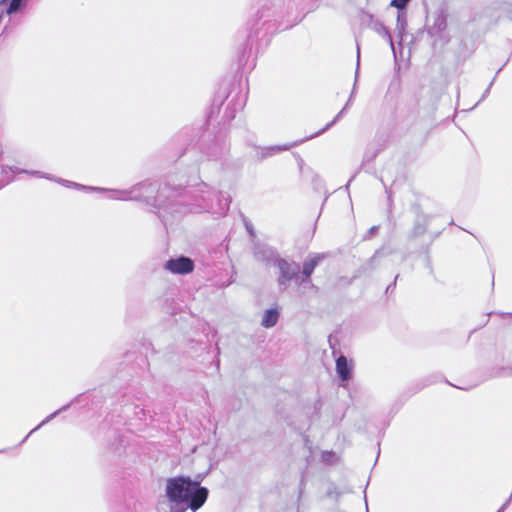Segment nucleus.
I'll return each mask as SVG.
<instances>
[{
	"instance_id": "nucleus-3",
	"label": "nucleus",
	"mask_w": 512,
	"mask_h": 512,
	"mask_svg": "<svg viewBox=\"0 0 512 512\" xmlns=\"http://www.w3.org/2000/svg\"><path fill=\"white\" fill-rule=\"evenodd\" d=\"M21 172L46 178L49 180H54V178L49 174H44L40 171H28V170H22ZM56 181V179H55ZM57 182L59 183H67L69 185H72L76 188H83V189H90V190H96L99 192H108L109 198L113 200H121V201H143L147 205H150L158 210L159 217L161 218L163 223H166V217L160 212V203H159V187L157 188L155 183L144 181L137 183L130 187L129 189H122V190H116V189H105V188H94V187H85L80 184L65 181L62 179H57Z\"/></svg>"
},
{
	"instance_id": "nucleus-13",
	"label": "nucleus",
	"mask_w": 512,
	"mask_h": 512,
	"mask_svg": "<svg viewBox=\"0 0 512 512\" xmlns=\"http://www.w3.org/2000/svg\"><path fill=\"white\" fill-rule=\"evenodd\" d=\"M369 27L391 45L393 44L391 34L382 21L371 16Z\"/></svg>"
},
{
	"instance_id": "nucleus-15",
	"label": "nucleus",
	"mask_w": 512,
	"mask_h": 512,
	"mask_svg": "<svg viewBox=\"0 0 512 512\" xmlns=\"http://www.w3.org/2000/svg\"><path fill=\"white\" fill-rule=\"evenodd\" d=\"M428 217L425 215L419 216L415 221L414 227L410 233V238H416L423 235L427 230Z\"/></svg>"
},
{
	"instance_id": "nucleus-8",
	"label": "nucleus",
	"mask_w": 512,
	"mask_h": 512,
	"mask_svg": "<svg viewBox=\"0 0 512 512\" xmlns=\"http://www.w3.org/2000/svg\"><path fill=\"white\" fill-rule=\"evenodd\" d=\"M430 21L431 23L428 24L429 34L435 38H443L447 28V15L443 11H438L431 16Z\"/></svg>"
},
{
	"instance_id": "nucleus-21",
	"label": "nucleus",
	"mask_w": 512,
	"mask_h": 512,
	"mask_svg": "<svg viewBox=\"0 0 512 512\" xmlns=\"http://www.w3.org/2000/svg\"><path fill=\"white\" fill-rule=\"evenodd\" d=\"M16 171H19L17 168L13 170L12 168H9V171H6L2 169V172L4 173L3 182L4 184H8L12 181L13 177L11 176L12 173H15Z\"/></svg>"
},
{
	"instance_id": "nucleus-25",
	"label": "nucleus",
	"mask_w": 512,
	"mask_h": 512,
	"mask_svg": "<svg viewBox=\"0 0 512 512\" xmlns=\"http://www.w3.org/2000/svg\"><path fill=\"white\" fill-rule=\"evenodd\" d=\"M379 227L378 226H372L369 231H368V235L369 237L375 235L378 231Z\"/></svg>"
},
{
	"instance_id": "nucleus-9",
	"label": "nucleus",
	"mask_w": 512,
	"mask_h": 512,
	"mask_svg": "<svg viewBox=\"0 0 512 512\" xmlns=\"http://www.w3.org/2000/svg\"><path fill=\"white\" fill-rule=\"evenodd\" d=\"M165 269L173 274H188L193 271L194 263L190 258L181 256L168 260L165 263Z\"/></svg>"
},
{
	"instance_id": "nucleus-14",
	"label": "nucleus",
	"mask_w": 512,
	"mask_h": 512,
	"mask_svg": "<svg viewBox=\"0 0 512 512\" xmlns=\"http://www.w3.org/2000/svg\"><path fill=\"white\" fill-rule=\"evenodd\" d=\"M322 258L323 257L321 255H316V256L304 261L302 275L305 278H302L300 280V283H303L305 281V279H308L312 275L315 267L319 264V262Z\"/></svg>"
},
{
	"instance_id": "nucleus-11",
	"label": "nucleus",
	"mask_w": 512,
	"mask_h": 512,
	"mask_svg": "<svg viewBox=\"0 0 512 512\" xmlns=\"http://www.w3.org/2000/svg\"><path fill=\"white\" fill-rule=\"evenodd\" d=\"M359 67L360 66L356 67L354 86H353L352 92H351L350 97H349L348 101L346 102L345 106L342 108V110L335 116V118L331 122L326 124V126L324 128H322L320 131L316 132L314 135H311L307 139H310V138H313L315 136H318V135L322 134L323 132H325L326 130L330 129L342 117L343 113L350 106V104L352 102V99H353V97L355 95V91H356V83L358 81V76H359Z\"/></svg>"
},
{
	"instance_id": "nucleus-31",
	"label": "nucleus",
	"mask_w": 512,
	"mask_h": 512,
	"mask_svg": "<svg viewBox=\"0 0 512 512\" xmlns=\"http://www.w3.org/2000/svg\"><path fill=\"white\" fill-rule=\"evenodd\" d=\"M512 373V370H509Z\"/></svg>"
},
{
	"instance_id": "nucleus-5",
	"label": "nucleus",
	"mask_w": 512,
	"mask_h": 512,
	"mask_svg": "<svg viewBox=\"0 0 512 512\" xmlns=\"http://www.w3.org/2000/svg\"><path fill=\"white\" fill-rule=\"evenodd\" d=\"M199 149L206 160L220 161L228 155L230 146L224 136L208 134L202 137Z\"/></svg>"
},
{
	"instance_id": "nucleus-10",
	"label": "nucleus",
	"mask_w": 512,
	"mask_h": 512,
	"mask_svg": "<svg viewBox=\"0 0 512 512\" xmlns=\"http://www.w3.org/2000/svg\"><path fill=\"white\" fill-rule=\"evenodd\" d=\"M253 255L257 261L273 265H275L277 260L280 258L276 250L262 244H256L254 246Z\"/></svg>"
},
{
	"instance_id": "nucleus-20",
	"label": "nucleus",
	"mask_w": 512,
	"mask_h": 512,
	"mask_svg": "<svg viewBox=\"0 0 512 512\" xmlns=\"http://www.w3.org/2000/svg\"><path fill=\"white\" fill-rule=\"evenodd\" d=\"M410 0H392L390 3L391 7H395L398 10H404Z\"/></svg>"
},
{
	"instance_id": "nucleus-1",
	"label": "nucleus",
	"mask_w": 512,
	"mask_h": 512,
	"mask_svg": "<svg viewBox=\"0 0 512 512\" xmlns=\"http://www.w3.org/2000/svg\"><path fill=\"white\" fill-rule=\"evenodd\" d=\"M160 212L172 217L187 213L208 212L224 216L230 206V197L215 190L205 182H200L193 190L172 187L167 184L159 187Z\"/></svg>"
},
{
	"instance_id": "nucleus-18",
	"label": "nucleus",
	"mask_w": 512,
	"mask_h": 512,
	"mask_svg": "<svg viewBox=\"0 0 512 512\" xmlns=\"http://www.w3.org/2000/svg\"><path fill=\"white\" fill-rule=\"evenodd\" d=\"M70 407V404H67V405H64L62 406L61 408H59L58 410L54 411L53 413H51L50 415H48L37 427H35L33 430L30 431V433L21 441L20 445L22 443H24L27 438L33 433L35 432L36 430H38L40 427H42L43 425L49 423L51 420H53L57 415H59L61 412L63 411H66L68 408Z\"/></svg>"
},
{
	"instance_id": "nucleus-26",
	"label": "nucleus",
	"mask_w": 512,
	"mask_h": 512,
	"mask_svg": "<svg viewBox=\"0 0 512 512\" xmlns=\"http://www.w3.org/2000/svg\"><path fill=\"white\" fill-rule=\"evenodd\" d=\"M398 277H399V275H396L395 280H394V283H393V284H391V285H389V286L387 287V289H386V293H388L390 290H392V289L395 287V285H396V281H397Z\"/></svg>"
},
{
	"instance_id": "nucleus-23",
	"label": "nucleus",
	"mask_w": 512,
	"mask_h": 512,
	"mask_svg": "<svg viewBox=\"0 0 512 512\" xmlns=\"http://www.w3.org/2000/svg\"><path fill=\"white\" fill-rule=\"evenodd\" d=\"M507 369L505 368H500L495 374L494 376L495 377H501V376H505L507 374Z\"/></svg>"
},
{
	"instance_id": "nucleus-24",
	"label": "nucleus",
	"mask_w": 512,
	"mask_h": 512,
	"mask_svg": "<svg viewBox=\"0 0 512 512\" xmlns=\"http://www.w3.org/2000/svg\"><path fill=\"white\" fill-rule=\"evenodd\" d=\"M511 499H512V495H510V497L508 498V500L498 509L497 512H504V510L507 508V506L509 505V503L511 502Z\"/></svg>"
},
{
	"instance_id": "nucleus-2",
	"label": "nucleus",
	"mask_w": 512,
	"mask_h": 512,
	"mask_svg": "<svg viewBox=\"0 0 512 512\" xmlns=\"http://www.w3.org/2000/svg\"><path fill=\"white\" fill-rule=\"evenodd\" d=\"M206 475L207 472L197 474L193 479L189 476L167 479L165 494L169 501V512H186L188 509L196 512L199 510L209 495L208 489L201 486Z\"/></svg>"
},
{
	"instance_id": "nucleus-7",
	"label": "nucleus",
	"mask_w": 512,
	"mask_h": 512,
	"mask_svg": "<svg viewBox=\"0 0 512 512\" xmlns=\"http://www.w3.org/2000/svg\"><path fill=\"white\" fill-rule=\"evenodd\" d=\"M302 142H303V140L296 141V142H293L290 144H284V145H273V146H266V147L254 146L252 157L257 162H261V161H263L269 157H272L276 154H279L283 151H287L290 148L295 147Z\"/></svg>"
},
{
	"instance_id": "nucleus-28",
	"label": "nucleus",
	"mask_w": 512,
	"mask_h": 512,
	"mask_svg": "<svg viewBox=\"0 0 512 512\" xmlns=\"http://www.w3.org/2000/svg\"><path fill=\"white\" fill-rule=\"evenodd\" d=\"M320 406H321L320 401H316V403H315V408H316V409H319V408H320Z\"/></svg>"
},
{
	"instance_id": "nucleus-29",
	"label": "nucleus",
	"mask_w": 512,
	"mask_h": 512,
	"mask_svg": "<svg viewBox=\"0 0 512 512\" xmlns=\"http://www.w3.org/2000/svg\"><path fill=\"white\" fill-rule=\"evenodd\" d=\"M328 455V456H333L334 454L332 453H326V454H323V458L325 459V456Z\"/></svg>"
},
{
	"instance_id": "nucleus-16",
	"label": "nucleus",
	"mask_w": 512,
	"mask_h": 512,
	"mask_svg": "<svg viewBox=\"0 0 512 512\" xmlns=\"http://www.w3.org/2000/svg\"><path fill=\"white\" fill-rule=\"evenodd\" d=\"M279 319V312L276 309H268L264 312L261 325L265 328L275 326Z\"/></svg>"
},
{
	"instance_id": "nucleus-4",
	"label": "nucleus",
	"mask_w": 512,
	"mask_h": 512,
	"mask_svg": "<svg viewBox=\"0 0 512 512\" xmlns=\"http://www.w3.org/2000/svg\"><path fill=\"white\" fill-rule=\"evenodd\" d=\"M243 72L239 69L230 78H225L221 82L220 90L214 100V104L218 101L219 110L225 108L224 117L230 121L235 118L238 110L244 106V96L242 95Z\"/></svg>"
},
{
	"instance_id": "nucleus-19",
	"label": "nucleus",
	"mask_w": 512,
	"mask_h": 512,
	"mask_svg": "<svg viewBox=\"0 0 512 512\" xmlns=\"http://www.w3.org/2000/svg\"><path fill=\"white\" fill-rule=\"evenodd\" d=\"M383 251L382 250H378L374 253V255L368 260V262L363 266V269L364 270H368V269H373L374 268V264L376 263V261L383 255Z\"/></svg>"
},
{
	"instance_id": "nucleus-27",
	"label": "nucleus",
	"mask_w": 512,
	"mask_h": 512,
	"mask_svg": "<svg viewBox=\"0 0 512 512\" xmlns=\"http://www.w3.org/2000/svg\"><path fill=\"white\" fill-rule=\"evenodd\" d=\"M246 228H247L248 232L250 233V235L254 234L253 227L250 224H246Z\"/></svg>"
},
{
	"instance_id": "nucleus-6",
	"label": "nucleus",
	"mask_w": 512,
	"mask_h": 512,
	"mask_svg": "<svg viewBox=\"0 0 512 512\" xmlns=\"http://www.w3.org/2000/svg\"><path fill=\"white\" fill-rule=\"evenodd\" d=\"M275 266L278 267L280 272L277 282L281 290H286L291 280L298 281L300 279V265L298 263L279 258Z\"/></svg>"
},
{
	"instance_id": "nucleus-12",
	"label": "nucleus",
	"mask_w": 512,
	"mask_h": 512,
	"mask_svg": "<svg viewBox=\"0 0 512 512\" xmlns=\"http://www.w3.org/2000/svg\"><path fill=\"white\" fill-rule=\"evenodd\" d=\"M352 363H348L344 355L336 359V372L342 381H348L352 377Z\"/></svg>"
},
{
	"instance_id": "nucleus-22",
	"label": "nucleus",
	"mask_w": 512,
	"mask_h": 512,
	"mask_svg": "<svg viewBox=\"0 0 512 512\" xmlns=\"http://www.w3.org/2000/svg\"><path fill=\"white\" fill-rule=\"evenodd\" d=\"M494 81H495V77L492 79V81L489 83L488 87L486 88V90L482 94V97H481L480 101L484 100L489 95L490 89H491Z\"/></svg>"
},
{
	"instance_id": "nucleus-17",
	"label": "nucleus",
	"mask_w": 512,
	"mask_h": 512,
	"mask_svg": "<svg viewBox=\"0 0 512 512\" xmlns=\"http://www.w3.org/2000/svg\"><path fill=\"white\" fill-rule=\"evenodd\" d=\"M407 28V13L404 10H398L396 18L395 31L397 32L400 39L403 38Z\"/></svg>"
},
{
	"instance_id": "nucleus-30",
	"label": "nucleus",
	"mask_w": 512,
	"mask_h": 512,
	"mask_svg": "<svg viewBox=\"0 0 512 512\" xmlns=\"http://www.w3.org/2000/svg\"><path fill=\"white\" fill-rule=\"evenodd\" d=\"M479 102H481V101L479 100L475 105H473V108H476V106H477V104H478Z\"/></svg>"
}]
</instances>
